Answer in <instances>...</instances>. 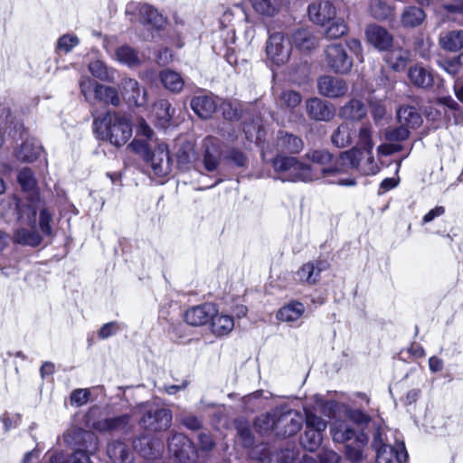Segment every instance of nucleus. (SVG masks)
Here are the masks:
<instances>
[{"label": "nucleus", "instance_id": "f257e3e1", "mask_svg": "<svg viewBox=\"0 0 463 463\" xmlns=\"http://www.w3.org/2000/svg\"><path fill=\"white\" fill-rule=\"evenodd\" d=\"M371 446L376 463H402L408 456L403 442H399L385 426L374 430Z\"/></svg>", "mask_w": 463, "mask_h": 463}, {"label": "nucleus", "instance_id": "f03ea898", "mask_svg": "<svg viewBox=\"0 0 463 463\" xmlns=\"http://www.w3.org/2000/svg\"><path fill=\"white\" fill-rule=\"evenodd\" d=\"M94 128L100 139L108 140L115 146L125 145L132 136L129 120L117 112H109L95 119Z\"/></svg>", "mask_w": 463, "mask_h": 463}, {"label": "nucleus", "instance_id": "7ed1b4c3", "mask_svg": "<svg viewBox=\"0 0 463 463\" xmlns=\"http://www.w3.org/2000/svg\"><path fill=\"white\" fill-rule=\"evenodd\" d=\"M67 442L73 441L77 447L71 455L69 463H90V455H94L99 449V438L95 433L82 429L72 430L65 436Z\"/></svg>", "mask_w": 463, "mask_h": 463}, {"label": "nucleus", "instance_id": "20e7f679", "mask_svg": "<svg viewBox=\"0 0 463 463\" xmlns=\"http://www.w3.org/2000/svg\"><path fill=\"white\" fill-rule=\"evenodd\" d=\"M340 168L343 174L355 169L364 175H376L380 167L374 161L373 150L352 148L340 154Z\"/></svg>", "mask_w": 463, "mask_h": 463}, {"label": "nucleus", "instance_id": "39448f33", "mask_svg": "<svg viewBox=\"0 0 463 463\" xmlns=\"http://www.w3.org/2000/svg\"><path fill=\"white\" fill-rule=\"evenodd\" d=\"M306 159L315 165H310L314 173L317 174V180L328 178L338 174H343L340 168V156L333 163V155L327 150H310L305 155Z\"/></svg>", "mask_w": 463, "mask_h": 463}, {"label": "nucleus", "instance_id": "423d86ee", "mask_svg": "<svg viewBox=\"0 0 463 463\" xmlns=\"http://www.w3.org/2000/svg\"><path fill=\"white\" fill-rule=\"evenodd\" d=\"M276 436L286 438L298 433L302 428L304 418L294 410H275Z\"/></svg>", "mask_w": 463, "mask_h": 463}, {"label": "nucleus", "instance_id": "0eeeda50", "mask_svg": "<svg viewBox=\"0 0 463 463\" xmlns=\"http://www.w3.org/2000/svg\"><path fill=\"white\" fill-rule=\"evenodd\" d=\"M291 49V43L284 33H271L266 43L267 59L275 65H282L288 61Z\"/></svg>", "mask_w": 463, "mask_h": 463}, {"label": "nucleus", "instance_id": "6e6552de", "mask_svg": "<svg viewBox=\"0 0 463 463\" xmlns=\"http://www.w3.org/2000/svg\"><path fill=\"white\" fill-rule=\"evenodd\" d=\"M168 449L178 463H195L198 458L193 442L184 434H174L168 441Z\"/></svg>", "mask_w": 463, "mask_h": 463}, {"label": "nucleus", "instance_id": "1a4fd4ad", "mask_svg": "<svg viewBox=\"0 0 463 463\" xmlns=\"http://www.w3.org/2000/svg\"><path fill=\"white\" fill-rule=\"evenodd\" d=\"M326 62L335 73L346 74L353 67V59L347 54L345 48L338 43L330 44L325 51Z\"/></svg>", "mask_w": 463, "mask_h": 463}, {"label": "nucleus", "instance_id": "9d476101", "mask_svg": "<svg viewBox=\"0 0 463 463\" xmlns=\"http://www.w3.org/2000/svg\"><path fill=\"white\" fill-rule=\"evenodd\" d=\"M172 412L165 408L149 409L140 420L143 428L150 431L165 430L171 425Z\"/></svg>", "mask_w": 463, "mask_h": 463}, {"label": "nucleus", "instance_id": "9b49d317", "mask_svg": "<svg viewBox=\"0 0 463 463\" xmlns=\"http://www.w3.org/2000/svg\"><path fill=\"white\" fill-rule=\"evenodd\" d=\"M145 160L150 164L153 173L157 176H165L171 172L172 162L165 143L158 144L156 149L149 153L148 159Z\"/></svg>", "mask_w": 463, "mask_h": 463}, {"label": "nucleus", "instance_id": "f8f14e48", "mask_svg": "<svg viewBox=\"0 0 463 463\" xmlns=\"http://www.w3.org/2000/svg\"><path fill=\"white\" fill-rule=\"evenodd\" d=\"M317 90L320 95L335 99L344 96L348 90V86L344 79L324 75L317 80Z\"/></svg>", "mask_w": 463, "mask_h": 463}, {"label": "nucleus", "instance_id": "ddd939ff", "mask_svg": "<svg viewBox=\"0 0 463 463\" xmlns=\"http://www.w3.org/2000/svg\"><path fill=\"white\" fill-rule=\"evenodd\" d=\"M122 95L127 102L137 107L145 106L147 102V90L141 88L137 80L124 78L121 81Z\"/></svg>", "mask_w": 463, "mask_h": 463}, {"label": "nucleus", "instance_id": "4468645a", "mask_svg": "<svg viewBox=\"0 0 463 463\" xmlns=\"http://www.w3.org/2000/svg\"><path fill=\"white\" fill-rule=\"evenodd\" d=\"M309 19L320 25H324L335 18L336 11L328 0H315L308 5Z\"/></svg>", "mask_w": 463, "mask_h": 463}, {"label": "nucleus", "instance_id": "2eb2a0df", "mask_svg": "<svg viewBox=\"0 0 463 463\" xmlns=\"http://www.w3.org/2000/svg\"><path fill=\"white\" fill-rule=\"evenodd\" d=\"M130 420L128 414L107 417L94 421L91 427L99 432L127 431L131 427Z\"/></svg>", "mask_w": 463, "mask_h": 463}, {"label": "nucleus", "instance_id": "dca6fc26", "mask_svg": "<svg viewBox=\"0 0 463 463\" xmlns=\"http://www.w3.org/2000/svg\"><path fill=\"white\" fill-rule=\"evenodd\" d=\"M214 315L216 307L212 303H205L188 309L184 314V319L191 326H200L208 323Z\"/></svg>", "mask_w": 463, "mask_h": 463}, {"label": "nucleus", "instance_id": "f3484780", "mask_svg": "<svg viewBox=\"0 0 463 463\" xmlns=\"http://www.w3.org/2000/svg\"><path fill=\"white\" fill-rule=\"evenodd\" d=\"M325 269L326 263L322 261L307 262L296 271L294 279L300 284L315 285Z\"/></svg>", "mask_w": 463, "mask_h": 463}, {"label": "nucleus", "instance_id": "a211bd4d", "mask_svg": "<svg viewBox=\"0 0 463 463\" xmlns=\"http://www.w3.org/2000/svg\"><path fill=\"white\" fill-rule=\"evenodd\" d=\"M218 107L217 98L212 94L198 95L192 99L191 108L202 118H209Z\"/></svg>", "mask_w": 463, "mask_h": 463}, {"label": "nucleus", "instance_id": "6ab92c4d", "mask_svg": "<svg viewBox=\"0 0 463 463\" xmlns=\"http://www.w3.org/2000/svg\"><path fill=\"white\" fill-rule=\"evenodd\" d=\"M287 175H282L283 182H312L317 180L318 175L314 173L312 167L295 159Z\"/></svg>", "mask_w": 463, "mask_h": 463}, {"label": "nucleus", "instance_id": "aec40b11", "mask_svg": "<svg viewBox=\"0 0 463 463\" xmlns=\"http://www.w3.org/2000/svg\"><path fill=\"white\" fill-rule=\"evenodd\" d=\"M306 108L308 116L315 120L328 121L335 115V109L333 106L318 98L307 99Z\"/></svg>", "mask_w": 463, "mask_h": 463}, {"label": "nucleus", "instance_id": "412c9836", "mask_svg": "<svg viewBox=\"0 0 463 463\" xmlns=\"http://www.w3.org/2000/svg\"><path fill=\"white\" fill-rule=\"evenodd\" d=\"M367 41L380 51L387 50L392 43V36L389 32L377 24H371L366 28Z\"/></svg>", "mask_w": 463, "mask_h": 463}, {"label": "nucleus", "instance_id": "4be33fe9", "mask_svg": "<svg viewBox=\"0 0 463 463\" xmlns=\"http://www.w3.org/2000/svg\"><path fill=\"white\" fill-rule=\"evenodd\" d=\"M254 12L265 18H270L279 14L290 0H249Z\"/></svg>", "mask_w": 463, "mask_h": 463}, {"label": "nucleus", "instance_id": "5701e85b", "mask_svg": "<svg viewBox=\"0 0 463 463\" xmlns=\"http://www.w3.org/2000/svg\"><path fill=\"white\" fill-rule=\"evenodd\" d=\"M204 155L203 165L207 171H215L219 165L221 158V149L219 140L213 137H207L203 140Z\"/></svg>", "mask_w": 463, "mask_h": 463}, {"label": "nucleus", "instance_id": "b1692460", "mask_svg": "<svg viewBox=\"0 0 463 463\" xmlns=\"http://www.w3.org/2000/svg\"><path fill=\"white\" fill-rule=\"evenodd\" d=\"M330 433L335 442L345 443L355 439L358 435L353 425L347 420H335L330 426Z\"/></svg>", "mask_w": 463, "mask_h": 463}, {"label": "nucleus", "instance_id": "393cba45", "mask_svg": "<svg viewBox=\"0 0 463 463\" xmlns=\"http://www.w3.org/2000/svg\"><path fill=\"white\" fill-rule=\"evenodd\" d=\"M175 156L180 168H188L198 159L194 144L187 140H178L175 145Z\"/></svg>", "mask_w": 463, "mask_h": 463}, {"label": "nucleus", "instance_id": "a878e982", "mask_svg": "<svg viewBox=\"0 0 463 463\" xmlns=\"http://www.w3.org/2000/svg\"><path fill=\"white\" fill-rule=\"evenodd\" d=\"M305 311L306 307L301 302L292 300L281 307L276 317L281 322L295 323L303 317Z\"/></svg>", "mask_w": 463, "mask_h": 463}, {"label": "nucleus", "instance_id": "bb28decb", "mask_svg": "<svg viewBox=\"0 0 463 463\" xmlns=\"http://www.w3.org/2000/svg\"><path fill=\"white\" fill-rule=\"evenodd\" d=\"M107 454L112 463H132V452L121 440H112L108 444Z\"/></svg>", "mask_w": 463, "mask_h": 463}, {"label": "nucleus", "instance_id": "cd10ccee", "mask_svg": "<svg viewBox=\"0 0 463 463\" xmlns=\"http://www.w3.org/2000/svg\"><path fill=\"white\" fill-rule=\"evenodd\" d=\"M277 147L280 153L298 154L304 147L302 139L295 135L279 132Z\"/></svg>", "mask_w": 463, "mask_h": 463}, {"label": "nucleus", "instance_id": "c85d7f7f", "mask_svg": "<svg viewBox=\"0 0 463 463\" xmlns=\"http://www.w3.org/2000/svg\"><path fill=\"white\" fill-rule=\"evenodd\" d=\"M113 58L129 68L137 67L142 60L139 52L129 45H121L115 50Z\"/></svg>", "mask_w": 463, "mask_h": 463}, {"label": "nucleus", "instance_id": "c756f323", "mask_svg": "<svg viewBox=\"0 0 463 463\" xmlns=\"http://www.w3.org/2000/svg\"><path fill=\"white\" fill-rule=\"evenodd\" d=\"M410 81L418 88L429 89L433 84L432 73L420 65H414L408 71Z\"/></svg>", "mask_w": 463, "mask_h": 463}, {"label": "nucleus", "instance_id": "7c9ffc66", "mask_svg": "<svg viewBox=\"0 0 463 463\" xmlns=\"http://www.w3.org/2000/svg\"><path fill=\"white\" fill-rule=\"evenodd\" d=\"M397 118L400 125L404 128H416L422 123V118L414 107L402 106L397 111Z\"/></svg>", "mask_w": 463, "mask_h": 463}, {"label": "nucleus", "instance_id": "2f4dec72", "mask_svg": "<svg viewBox=\"0 0 463 463\" xmlns=\"http://www.w3.org/2000/svg\"><path fill=\"white\" fill-rule=\"evenodd\" d=\"M30 229L22 227L17 229L14 234V241L18 244L36 247L43 241V237L35 230V225H29Z\"/></svg>", "mask_w": 463, "mask_h": 463}, {"label": "nucleus", "instance_id": "473e14b6", "mask_svg": "<svg viewBox=\"0 0 463 463\" xmlns=\"http://www.w3.org/2000/svg\"><path fill=\"white\" fill-rule=\"evenodd\" d=\"M440 47L449 52H458L463 48V30H453L439 35Z\"/></svg>", "mask_w": 463, "mask_h": 463}, {"label": "nucleus", "instance_id": "72a5a7b5", "mask_svg": "<svg viewBox=\"0 0 463 463\" xmlns=\"http://www.w3.org/2000/svg\"><path fill=\"white\" fill-rule=\"evenodd\" d=\"M42 152L40 143L33 139L25 140L15 152L18 160L33 162L39 157Z\"/></svg>", "mask_w": 463, "mask_h": 463}, {"label": "nucleus", "instance_id": "f704fd0d", "mask_svg": "<svg viewBox=\"0 0 463 463\" xmlns=\"http://www.w3.org/2000/svg\"><path fill=\"white\" fill-rule=\"evenodd\" d=\"M174 113L175 109L166 99H160L154 105V115L156 119V124L162 128H165L169 126Z\"/></svg>", "mask_w": 463, "mask_h": 463}, {"label": "nucleus", "instance_id": "c9c22d12", "mask_svg": "<svg viewBox=\"0 0 463 463\" xmlns=\"http://www.w3.org/2000/svg\"><path fill=\"white\" fill-rule=\"evenodd\" d=\"M210 321L212 322V332L218 336L228 335L234 327L232 317L224 314H218L217 309L216 315L213 316Z\"/></svg>", "mask_w": 463, "mask_h": 463}, {"label": "nucleus", "instance_id": "e433bc0d", "mask_svg": "<svg viewBox=\"0 0 463 463\" xmlns=\"http://www.w3.org/2000/svg\"><path fill=\"white\" fill-rule=\"evenodd\" d=\"M15 206L21 224L35 225L37 207L34 202H20L15 199Z\"/></svg>", "mask_w": 463, "mask_h": 463}, {"label": "nucleus", "instance_id": "4c0bfd02", "mask_svg": "<svg viewBox=\"0 0 463 463\" xmlns=\"http://www.w3.org/2000/svg\"><path fill=\"white\" fill-rule=\"evenodd\" d=\"M140 22L160 29L165 24L164 16L149 5H142L138 9Z\"/></svg>", "mask_w": 463, "mask_h": 463}, {"label": "nucleus", "instance_id": "58836bf2", "mask_svg": "<svg viewBox=\"0 0 463 463\" xmlns=\"http://www.w3.org/2000/svg\"><path fill=\"white\" fill-rule=\"evenodd\" d=\"M159 79L163 86L172 92H180L184 85L183 77L172 70H163L159 74Z\"/></svg>", "mask_w": 463, "mask_h": 463}, {"label": "nucleus", "instance_id": "ea45409f", "mask_svg": "<svg viewBox=\"0 0 463 463\" xmlns=\"http://www.w3.org/2000/svg\"><path fill=\"white\" fill-rule=\"evenodd\" d=\"M354 129L349 123L341 124L331 136V142L336 147H345L352 143Z\"/></svg>", "mask_w": 463, "mask_h": 463}, {"label": "nucleus", "instance_id": "a19ab883", "mask_svg": "<svg viewBox=\"0 0 463 463\" xmlns=\"http://www.w3.org/2000/svg\"><path fill=\"white\" fill-rule=\"evenodd\" d=\"M409 59V51L398 47L389 50L384 56V60L386 61V62L394 71H401L404 69Z\"/></svg>", "mask_w": 463, "mask_h": 463}, {"label": "nucleus", "instance_id": "79ce46f5", "mask_svg": "<svg viewBox=\"0 0 463 463\" xmlns=\"http://www.w3.org/2000/svg\"><path fill=\"white\" fill-rule=\"evenodd\" d=\"M426 18L425 12L417 6H407L404 8L401 22L405 27H416L420 25Z\"/></svg>", "mask_w": 463, "mask_h": 463}, {"label": "nucleus", "instance_id": "37998d69", "mask_svg": "<svg viewBox=\"0 0 463 463\" xmlns=\"http://www.w3.org/2000/svg\"><path fill=\"white\" fill-rule=\"evenodd\" d=\"M295 46L301 51H310L317 44V38L307 29H298L292 35Z\"/></svg>", "mask_w": 463, "mask_h": 463}, {"label": "nucleus", "instance_id": "c03bdc74", "mask_svg": "<svg viewBox=\"0 0 463 463\" xmlns=\"http://www.w3.org/2000/svg\"><path fill=\"white\" fill-rule=\"evenodd\" d=\"M342 118L349 120H360L366 115L364 105L357 99H352L340 109Z\"/></svg>", "mask_w": 463, "mask_h": 463}, {"label": "nucleus", "instance_id": "a18cd8bd", "mask_svg": "<svg viewBox=\"0 0 463 463\" xmlns=\"http://www.w3.org/2000/svg\"><path fill=\"white\" fill-rule=\"evenodd\" d=\"M368 439L365 434L359 433L354 439V445L346 446V457L353 463H358L364 459L363 449L367 444Z\"/></svg>", "mask_w": 463, "mask_h": 463}, {"label": "nucleus", "instance_id": "49530a36", "mask_svg": "<svg viewBox=\"0 0 463 463\" xmlns=\"http://www.w3.org/2000/svg\"><path fill=\"white\" fill-rule=\"evenodd\" d=\"M95 99L115 107L120 104V97L118 90L101 84L95 88Z\"/></svg>", "mask_w": 463, "mask_h": 463}, {"label": "nucleus", "instance_id": "de8ad7c7", "mask_svg": "<svg viewBox=\"0 0 463 463\" xmlns=\"http://www.w3.org/2000/svg\"><path fill=\"white\" fill-rule=\"evenodd\" d=\"M255 429L261 435L274 433L276 435L275 410L269 413L260 415L254 422Z\"/></svg>", "mask_w": 463, "mask_h": 463}, {"label": "nucleus", "instance_id": "09e8293b", "mask_svg": "<svg viewBox=\"0 0 463 463\" xmlns=\"http://www.w3.org/2000/svg\"><path fill=\"white\" fill-rule=\"evenodd\" d=\"M89 70L94 77L101 80H114L115 70L109 69L107 65L101 61H94L90 62L89 65Z\"/></svg>", "mask_w": 463, "mask_h": 463}, {"label": "nucleus", "instance_id": "8fccbe9b", "mask_svg": "<svg viewBox=\"0 0 463 463\" xmlns=\"http://www.w3.org/2000/svg\"><path fill=\"white\" fill-rule=\"evenodd\" d=\"M323 440V432L316 430L307 429L301 437L302 446L309 450L314 451L321 445Z\"/></svg>", "mask_w": 463, "mask_h": 463}, {"label": "nucleus", "instance_id": "3c124183", "mask_svg": "<svg viewBox=\"0 0 463 463\" xmlns=\"http://www.w3.org/2000/svg\"><path fill=\"white\" fill-rule=\"evenodd\" d=\"M369 11L375 19L383 20L392 14L393 8L383 0H372Z\"/></svg>", "mask_w": 463, "mask_h": 463}, {"label": "nucleus", "instance_id": "603ef678", "mask_svg": "<svg viewBox=\"0 0 463 463\" xmlns=\"http://www.w3.org/2000/svg\"><path fill=\"white\" fill-rule=\"evenodd\" d=\"M302 100L301 95L295 90H284L281 92L278 99V105L280 108L294 109L298 107Z\"/></svg>", "mask_w": 463, "mask_h": 463}, {"label": "nucleus", "instance_id": "864d4df0", "mask_svg": "<svg viewBox=\"0 0 463 463\" xmlns=\"http://www.w3.org/2000/svg\"><path fill=\"white\" fill-rule=\"evenodd\" d=\"M296 157L293 156H285L282 155H278L273 160H272V165L274 168V171L278 175V178L282 181V175H287L288 170H290V166H292V164L294 163Z\"/></svg>", "mask_w": 463, "mask_h": 463}, {"label": "nucleus", "instance_id": "5fc2aeb1", "mask_svg": "<svg viewBox=\"0 0 463 463\" xmlns=\"http://www.w3.org/2000/svg\"><path fill=\"white\" fill-rule=\"evenodd\" d=\"M17 179L24 191L33 192L35 190L36 180L30 168L25 167L22 169L18 174Z\"/></svg>", "mask_w": 463, "mask_h": 463}, {"label": "nucleus", "instance_id": "6e6d98bb", "mask_svg": "<svg viewBox=\"0 0 463 463\" xmlns=\"http://www.w3.org/2000/svg\"><path fill=\"white\" fill-rule=\"evenodd\" d=\"M410 136V130L402 125L398 128H389L384 132L385 139L389 142H400L406 140Z\"/></svg>", "mask_w": 463, "mask_h": 463}, {"label": "nucleus", "instance_id": "4d7b16f0", "mask_svg": "<svg viewBox=\"0 0 463 463\" xmlns=\"http://www.w3.org/2000/svg\"><path fill=\"white\" fill-rule=\"evenodd\" d=\"M327 422L321 417L316 415L310 411H306V428L324 432Z\"/></svg>", "mask_w": 463, "mask_h": 463}, {"label": "nucleus", "instance_id": "13d9d810", "mask_svg": "<svg viewBox=\"0 0 463 463\" xmlns=\"http://www.w3.org/2000/svg\"><path fill=\"white\" fill-rule=\"evenodd\" d=\"M80 43L79 38L74 34H64L57 42V49L65 53L70 52Z\"/></svg>", "mask_w": 463, "mask_h": 463}, {"label": "nucleus", "instance_id": "bf43d9fd", "mask_svg": "<svg viewBox=\"0 0 463 463\" xmlns=\"http://www.w3.org/2000/svg\"><path fill=\"white\" fill-rule=\"evenodd\" d=\"M358 145L363 148L362 150H373V142L372 140V128L369 125L363 126L358 132Z\"/></svg>", "mask_w": 463, "mask_h": 463}, {"label": "nucleus", "instance_id": "052dcab7", "mask_svg": "<svg viewBox=\"0 0 463 463\" xmlns=\"http://www.w3.org/2000/svg\"><path fill=\"white\" fill-rule=\"evenodd\" d=\"M99 85L89 77H84L80 80V91L87 101H90L92 98L95 99V88Z\"/></svg>", "mask_w": 463, "mask_h": 463}, {"label": "nucleus", "instance_id": "680f3d73", "mask_svg": "<svg viewBox=\"0 0 463 463\" xmlns=\"http://www.w3.org/2000/svg\"><path fill=\"white\" fill-rule=\"evenodd\" d=\"M90 396V392L89 389H75L71 393V403L76 407L83 406L89 402Z\"/></svg>", "mask_w": 463, "mask_h": 463}, {"label": "nucleus", "instance_id": "e2e57ef3", "mask_svg": "<svg viewBox=\"0 0 463 463\" xmlns=\"http://www.w3.org/2000/svg\"><path fill=\"white\" fill-rule=\"evenodd\" d=\"M52 220V215L47 209H43L40 212L39 227L43 235L51 236L52 234L51 226Z\"/></svg>", "mask_w": 463, "mask_h": 463}, {"label": "nucleus", "instance_id": "0e129e2a", "mask_svg": "<svg viewBox=\"0 0 463 463\" xmlns=\"http://www.w3.org/2000/svg\"><path fill=\"white\" fill-rule=\"evenodd\" d=\"M134 449L138 451V453L146 458H151L156 457L155 453L152 451V449L149 446L148 439L146 437H142L134 440Z\"/></svg>", "mask_w": 463, "mask_h": 463}, {"label": "nucleus", "instance_id": "69168bd1", "mask_svg": "<svg viewBox=\"0 0 463 463\" xmlns=\"http://www.w3.org/2000/svg\"><path fill=\"white\" fill-rule=\"evenodd\" d=\"M347 420L357 425L367 424L370 420L369 415L357 409H350L346 412Z\"/></svg>", "mask_w": 463, "mask_h": 463}, {"label": "nucleus", "instance_id": "338daca9", "mask_svg": "<svg viewBox=\"0 0 463 463\" xmlns=\"http://www.w3.org/2000/svg\"><path fill=\"white\" fill-rule=\"evenodd\" d=\"M347 32V26L342 20L332 23L326 31V34L329 38H338Z\"/></svg>", "mask_w": 463, "mask_h": 463}, {"label": "nucleus", "instance_id": "774afa93", "mask_svg": "<svg viewBox=\"0 0 463 463\" xmlns=\"http://www.w3.org/2000/svg\"><path fill=\"white\" fill-rule=\"evenodd\" d=\"M43 463H69V461L62 451L50 450L44 455Z\"/></svg>", "mask_w": 463, "mask_h": 463}]
</instances>
